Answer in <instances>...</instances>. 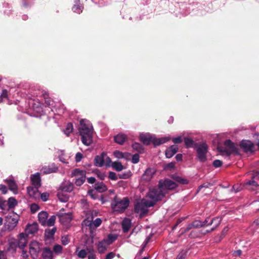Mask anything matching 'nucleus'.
Segmentation results:
<instances>
[{
    "instance_id": "61",
    "label": "nucleus",
    "mask_w": 259,
    "mask_h": 259,
    "mask_svg": "<svg viewBox=\"0 0 259 259\" xmlns=\"http://www.w3.org/2000/svg\"><path fill=\"white\" fill-rule=\"evenodd\" d=\"M114 155L117 158H122L124 157L123 153L118 150L114 152Z\"/></svg>"
},
{
    "instance_id": "8",
    "label": "nucleus",
    "mask_w": 259,
    "mask_h": 259,
    "mask_svg": "<svg viewBox=\"0 0 259 259\" xmlns=\"http://www.w3.org/2000/svg\"><path fill=\"white\" fill-rule=\"evenodd\" d=\"M93 243L94 240L93 238L91 239H87L85 243V248H86L88 252L90 253L88 256V259H96Z\"/></svg>"
},
{
    "instance_id": "11",
    "label": "nucleus",
    "mask_w": 259,
    "mask_h": 259,
    "mask_svg": "<svg viewBox=\"0 0 259 259\" xmlns=\"http://www.w3.org/2000/svg\"><path fill=\"white\" fill-rule=\"evenodd\" d=\"M135 211L136 213H140V217L142 218L147 214L149 210L142 202L135 205Z\"/></svg>"
},
{
    "instance_id": "50",
    "label": "nucleus",
    "mask_w": 259,
    "mask_h": 259,
    "mask_svg": "<svg viewBox=\"0 0 259 259\" xmlns=\"http://www.w3.org/2000/svg\"><path fill=\"white\" fill-rule=\"evenodd\" d=\"M82 6H79V5H75L72 7V10L73 11V12H74L77 14H80V13H81L82 11Z\"/></svg>"
},
{
    "instance_id": "18",
    "label": "nucleus",
    "mask_w": 259,
    "mask_h": 259,
    "mask_svg": "<svg viewBox=\"0 0 259 259\" xmlns=\"http://www.w3.org/2000/svg\"><path fill=\"white\" fill-rule=\"evenodd\" d=\"M178 147L177 145H174L168 148L165 151V156L166 158H170L172 157L178 151Z\"/></svg>"
},
{
    "instance_id": "13",
    "label": "nucleus",
    "mask_w": 259,
    "mask_h": 259,
    "mask_svg": "<svg viewBox=\"0 0 259 259\" xmlns=\"http://www.w3.org/2000/svg\"><path fill=\"white\" fill-rule=\"evenodd\" d=\"M6 219L10 224H12L13 227H15L18 222L19 216L14 211H12L7 215Z\"/></svg>"
},
{
    "instance_id": "31",
    "label": "nucleus",
    "mask_w": 259,
    "mask_h": 259,
    "mask_svg": "<svg viewBox=\"0 0 259 259\" xmlns=\"http://www.w3.org/2000/svg\"><path fill=\"white\" fill-rule=\"evenodd\" d=\"M86 171L83 170H80L79 168H75L74 169L71 173V177H76V176H80V177H83L86 176Z\"/></svg>"
},
{
    "instance_id": "54",
    "label": "nucleus",
    "mask_w": 259,
    "mask_h": 259,
    "mask_svg": "<svg viewBox=\"0 0 259 259\" xmlns=\"http://www.w3.org/2000/svg\"><path fill=\"white\" fill-rule=\"evenodd\" d=\"M212 184L210 183L206 182L204 183L203 184L200 185L197 190V192L200 191L202 188H208L209 187L211 186Z\"/></svg>"
},
{
    "instance_id": "28",
    "label": "nucleus",
    "mask_w": 259,
    "mask_h": 259,
    "mask_svg": "<svg viewBox=\"0 0 259 259\" xmlns=\"http://www.w3.org/2000/svg\"><path fill=\"white\" fill-rule=\"evenodd\" d=\"M184 141L187 148H195L198 144L195 142L192 139L188 137L184 138Z\"/></svg>"
},
{
    "instance_id": "42",
    "label": "nucleus",
    "mask_w": 259,
    "mask_h": 259,
    "mask_svg": "<svg viewBox=\"0 0 259 259\" xmlns=\"http://www.w3.org/2000/svg\"><path fill=\"white\" fill-rule=\"evenodd\" d=\"M191 225L193 228H199L203 227V224H202V222L199 220H195L192 222L191 224Z\"/></svg>"
},
{
    "instance_id": "53",
    "label": "nucleus",
    "mask_w": 259,
    "mask_h": 259,
    "mask_svg": "<svg viewBox=\"0 0 259 259\" xmlns=\"http://www.w3.org/2000/svg\"><path fill=\"white\" fill-rule=\"evenodd\" d=\"M39 209V206L36 203H32L30 206V210L32 213H35Z\"/></svg>"
},
{
    "instance_id": "12",
    "label": "nucleus",
    "mask_w": 259,
    "mask_h": 259,
    "mask_svg": "<svg viewBox=\"0 0 259 259\" xmlns=\"http://www.w3.org/2000/svg\"><path fill=\"white\" fill-rule=\"evenodd\" d=\"M155 170L152 168H147L142 176V180L145 182L150 181L155 175Z\"/></svg>"
},
{
    "instance_id": "62",
    "label": "nucleus",
    "mask_w": 259,
    "mask_h": 259,
    "mask_svg": "<svg viewBox=\"0 0 259 259\" xmlns=\"http://www.w3.org/2000/svg\"><path fill=\"white\" fill-rule=\"evenodd\" d=\"M172 141L175 144H180L182 142L183 140L181 136H179L178 137L173 138Z\"/></svg>"
},
{
    "instance_id": "64",
    "label": "nucleus",
    "mask_w": 259,
    "mask_h": 259,
    "mask_svg": "<svg viewBox=\"0 0 259 259\" xmlns=\"http://www.w3.org/2000/svg\"><path fill=\"white\" fill-rule=\"evenodd\" d=\"M115 256V253L113 252H110L107 253L105 259H112Z\"/></svg>"
},
{
    "instance_id": "36",
    "label": "nucleus",
    "mask_w": 259,
    "mask_h": 259,
    "mask_svg": "<svg viewBox=\"0 0 259 259\" xmlns=\"http://www.w3.org/2000/svg\"><path fill=\"white\" fill-rule=\"evenodd\" d=\"M117 239V236L115 234H109L106 239H104L110 245Z\"/></svg>"
},
{
    "instance_id": "30",
    "label": "nucleus",
    "mask_w": 259,
    "mask_h": 259,
    "mask_svg": "<svg viewBox=\"0 0 259 259\" xmlns=\"http://www.w3.org/2000/svg\"><path fill=\"white\" fill-rule=\"evenodd\" d=\"M126 139V136L124 134H118L114 137V141L115 143L122 145Z\"/></svg>"
},
{
    "instance_id": "3",
    "label": "nucleus",
    "mask_w": 259,
    "mask_h": 259,
    "mask_svg": "<svg viewBox=\"0 0 259 259\" xmlns=\"http://www.w3.org/2000/svg\"><path fill=\"white\" fill-rule=\"evenodd\" d=\"M224 145L226 147L219 146L217 147L219 152L224 153L228 157H229L232 153L238 154V148L231 140L229 139L226 140L224 142Z\"/></svg>"
},
{
    "instance_id": "32",
    "label": "nucleus",
    "mask_w": 259,
    "mask_h": 259,
    "mask_svg": "<svg viewBox=\"0 0 259 259\" xmlns=\"http://www.w3.org/2000/svg\"><path fill=\"white\" fill-rule=\"evenodd\" d=\"M112 167L117 171H120L124 168L120 162L114 161L112 162Z\"/></svg>"
},
{
    "instance_id": "23",
    "label": "nucleus",
    "mask_w": 259,
    "mask_h": 259,
    "mask_svg": "<svg viewBox=\"0 0 259 259\" xmlns=\"http://www.w3.org/2000/svg\"><path fill=\"white\" fill-rule=\"evenodd\" d=\"M42 257L43 259H53V252L49 247L42 249Z\"/></svg>"
},
{
    "instance_id": "43",
    "label": "nucleus",
    "mask_w": 259,
    "mask_h": 259,
    "mask_svg": "<svg viewBox=\"0 0 259 259\" xmlns=\"http://www.w3.org/2000/svg\"><path fill=\"white\" fill-rule=\"evenodd\" d=\"M55 221L56 216L52 215L48 221H46V226H53L55 223Z\"/></svg>"
},
{
    "instance_id": "27",
    "label": "nucleus",
    "mask_w": 259,
    "mask_h": 259,
    "mask_svg": "<svg viewBox=\"0 0 259 259\" xmlns=\"http://www.w3.org/2000/svg\"><path fill=\"white\" fill-rule=\"evenodd\" d=\"M140 139L144 144L149 145L152 143V137L150 135L142 134L140 135Z\"/></svg>"
},
{
    "instance_id": "38",
    "label": "nucleus",
    "mask_w": 259,
    "mask_h": 259,
    "mask_svg": "<svg viewBox=\"0 0 259 259\" xmlns=\"http://www.w3.org/2000/svg\"><path fill=\"white\" fill-rule=\"evenodd\" d=\"M133 148L135 150L139 152V153H143L144 152V147L143 146L139 143H135L132 145Z\"/></svg>"
},
{
    "instance_id": "46",
    "label": "nucleus",
    "mask_w": 259,
    "mask_h": 259,
    "mask_svg": "<svg viewBox=\"0 0 259 259\" xmlns=\"http://www.w3.org/2000/svg\"><path fill=\"white\" fill-rule=\"evenodd\" d=\"M73 189V185L72 183H70L68 185H67L66 186H64L62 188V190L65 192H71Z\"/></svg>"
},
{
    "instance_id": "26",
    "label": "nucleus",
    "mask_w": 259,
    "mask_h": 259,
    "mask_svg": "<svg viewBox=\"0 0 259 259\" xmlns=\"http://www.w3.org/2000/svg\"><path fill=\"white\" fill-rule=\"evenodd\" d=\"M94 188L100 193L104 192L107 190L106 186L103 182L95 183Z\"/></svg>"
},
{
    "instance_id": "55",
    "label": "nucleus",
    "mask_w": 259,
    "mask_h": 259,
    "mask_svg": "<svg viewBox=\"0 0 259 259\" xmlns=\"http://www.w3.org/2000/svg\"><path fill=\"white\" fill-rule=\"evenodd\" d=\"M8 98V91L6 90H3L0 96V102L3 101V99Z\"/></svg>"
},
{
    "instance_id": "56",
    "label": "nucleus",
    "mask_w": 259,
    "mask_h": 259,
    "mask_svg": "<svg viewBox=\"0 0 259 259\" xmlns=\"http://www.w3.org/2000/svg\"><path fill=\"white\" fill-rule=\"evenodd\" d=\"M108 177L110 179L113 181H116L118 179L116 173L112 171H110L109 172Z\"/></svg>"
},
{
    "instance_id": "4",
    "label": "nucleus",
    "mask_w": 259,
    "mask_h": 259,
    "mask_svg": "<svg viewBox=\"0 0 259 259\" xmlns=\"http://www.w3.org/2000/svg\"><path fill=\"white\" fill-rule=\"evenodd\" d=\"M208 148V145L206 143L198 144L194 148L197 153L196 158L200 162L203 163L207 160Z\"/></svg>"
},
{
    "instance_id": "35",
    "label": "nucleus",
    "mask_w": 259,
    "mask_h": 259,
    "mask_svg": "<svg viewBox=\"0 0 259 259\" xmlns=\"http://www.w3.org/2000/svg\"><path fill=\"white\" fill-rule=\"evenodd\" d=\"M222 221V218L220 217H215L213 218L210 222L207 224V226H210L211 225L213 224L214 228H217L220 224H221V222Z\"/></svg>"
},
{
    "instance_id": "59",
    "label": "nucleus",
    "mask_w": 259,
    "mask_h": 259,
    "mask_svg": "<svg viewBox=\"0 0 259 259\" xmlns=\"http://www.w3.org/2000/svg\"><path fill=\"white\" fill-rule=\"evenodd\" d=\"M40 194V198H41V199L43 201H46L48 200V198L49 197V194L47 193V192H45V193H42L41 194Z\"/></svg>"
},
{
    "instance_id": "47",
    "label": "nucleus",
    "mask_w": 259,
    "mask_h": 259,
    "mask_svg": "<svg viewBox=\"0 0 259 259\" xmlns=\"http://www.w3.org/2000/svg\"><path fill=\"white\" fill-rule=\"evenodd\" d=\"M44 172L46 174H50L55 172L58 170V168L56 167H44Z\"/></svg>"
},
{
    "instance_id": "16",
    "label": "nucleus",
    "mask_w": 259,
    "mask_h": 259,
    "mask_svg": "<svg viewBox=\"0 0 259 259\" xmlns=\"http://www.w3.org/2000/svg\"><path fill=\"white\" fill-rule=\"evenodd\" d=\"M38 230V225L36 223H34L32 224H28L25 229V235H27L29 234H34Z\"/></svg>"
},
{
    "instance_id": "34",
    "label": "nucleus",
    "mask_w": 259,
    "mask_h": 259,
    "mask_svg": "<svg viewBox=\"0 0 259 259\" xmlns=\"http://www.w3.org/2000/svg\"><path fill=\"white\" fill-rule=\"evenodd\" d=\"M18 204V202L16 199L13 197L8 199V205L9 209L14 208Z\"/></svg>"
},
{
    "instance_id": "57",
    "label": "nucleus",
    "mask_w": 259,
    "mask_h": 259,
    "mask_svg": "<svg viewBox=\"0 0 259 259\" xmlns=\"http://www.w3.org/2000/svg\"><path fill=\"white\" fill-rule=\"evenodd\" d=\"M222 161L219 159L214 160L212 163L213 166L216 168L221 167L222 165Z\"/></svg>"
},
{
    "instance_id": "52",
    "label": "nucleus",
    "mask_w": 259,
    "mask_h": 259,
    "mask_svg": "<svg viewBox=\"0 0 259 259\" xmlns=\"http://www.w3.org/2000/svg\"><path fill=\"white\" fill-rule=\"evenodd\" d=\"M175 167V163L171 162L165 164L164 166V169L165 170H171L172 169H174Z\"/></svg>"
},
{
    "instance_id": "24",
    "label": "nucleus",
    "mask_w": 259,
    "mask_h": 259,
    "mask_svg": "<svg viewBox=\"0 0 259 259\" xmlns=\"http://www.w3.org/2000/svg\"><path fill=\"white\" fill-rule=\"evenodd\" d=\"M60 220L62 223H68L72 220V214L71 213H64L58 215Z\"/></svg>"
},
{
    "instance_id": "58",
    "label": "nucleus",
    "mask_w": 259,
    "mask_h": 259,
    "mask_svg": "<svg viewBox=\"0 0 259 259\" xmlns=\"http://www.w3.org/2000/svg\"><path fill=\"white\" fill-rule=\"evenodd\" d=\"M139 155L138 154H135L132 157V162L134 164L137 163L139 161Z\"/></svg>"
},
{
    "instance_id": "37",
    "label": "nucleus",
    "mask_w": 259,
    "mask_h": 259,
    "mask_svg": "<svg viewBox=\"0 0 259 259\" xmlns=\"http://www.w3.org/2000/svg\"><path fill=\"white\" fill-rule=\"evenodd\" d=\"M172 178L175 181L181 184H187L189 182L188 180L186 179L182 178L179 176H172Z\"/></svg>"
},
{
    "instance_id": "15",
    "label": "nucleus",
    "mask_w": 259,
    "mask_h": 259,
    "mask_svg": "<svg viewBox=\"0 0 259 259\" xmlns=\"http://www.w3.org/2000/svg\"><path fill=\"white\" fill-rule=\"evenodd\" d=\"M106 154L103 152L100 155H97L94 159V164L96 166L101 167L105 163V157Z\"/></svg>"
},
{
    "instance_id": "5",
    "label": "nucleus",
    "mask_w": 259,
    "mask_h": 259,
    "mask_svg": "<svg viewBox=\"0 0 259 259\" xmlns=\"http://www.w3.org/2000/svg\"><path fill=\"white\" fill-rule=\"evenodd\" d=\"M165 195V192H163V190L159 187V188L150 189L147 194V196L157 202L164 197Z\"/></svg>"
},
{
    "instance_id": "41",
    "label": "nucleus",
    "mask_w": 259,
    "mask_h": 259,
    "mask_svg": "<svg viewBox=\"0 0 259 259\" xmlns=\"http://www.w3.org/2000/svg\"><path fill=\"white\" fill-rule=\"evenodd\" d=\"M101 223L102 220L100 218H97L94 222L90 223L89 226H90L91 229L93 225H94L95 228H97L101 225Z\"/></svg>"
},
{
    "instance_id": "6",
    "label": "nucleus",
    "mask_w": 259,
    "mask_h": 259,
    "mask_svg": "<svg viewBox=\"0 0 259 259\" xmlns=\"http://www.w3.org/2000/svg\"><path fill=\"white\" fill-rule=\"evenodd\" d=\"M158 187L165 192L166 190H173L177 187V184L174 181L165 179L164 181L160 180L158 183Z\"/></svg>"
},
{
    "instance_id": "45",
    "label": "nucleus",
    "mask_w": 259,
    "mask_h": 259,
    "mask_svg": "<svg viewBox=\"0 0 259 259\" xmlns=\"http://www.w3.org/2000/svg\"><path fill=\"white\" fill-rule=\"evenodd\" d=\"M87 249H81L78 251L77 253V256L80 258H84L86 257L87 255Z\"/></svg>"
},
{
    "instance_id": "17",
    "label": "nucleus",
    "mask_w": 259,
    "mask_h": 259,
    "mask_svg": "<svg viewBox=\"0 0 259 259\" xmlns=\"http://www.w3.org/2000/svg\"><path fill=\"white\" fill-rule=\"evenodd\" d=\"M27 237L28 236L23 233H22L19 235L18 246L20 249H23L26 246L28 243L27 239Z\"/></svg>"
},
{
    "instance_id": "7",
    "label": "nucleus",
    "mask_w": 259,
    "mask_h": 259,
    "mask_svg": "<svg viewBox=\"0 0 259 259\" xmlns=\"http://www.w3.org/2000/svg\"><path fill=\"white\" fill-rule=\"evenodd\" d=\"M240 147L245 152L253 153L255 151L254 144L249 140H243L240 143Z\"/></svg>"
},
{
    "instance_id": "2",
    "label": "nucleus",
    "mask_w": 259,
    "mask_h": 259,
    "mask_svg": "<svg viewBox=\"0 0 259 259\" xmlns=\"http://www.w3.org/2000/svg\"><path fill=\"white\" fill-rule=\"evenodd\" d=\"M129 204L130 200L127 197L121 199L116 196L111 204V206L114 211L121 213L128 207Z\"/></svg>"
},
{
    "instance_id": "48",
    "label": "nucleus",
    "mask_w": 259,
    "mask_h": 259,
    "mask_svg": "<svg viewBox=\"0 0 259 259\" xmlns=\"http://www.w3.org/2000/svg\"><path fill=\"white\" fill-rule=\"evenodd\" d=\"M187 254V251L182 250L177 255L176 259H185Z\"/></svg>"
},
{
    "instance_id": "21",
    "label": "nucleus",
    "mask_w": 259,
    "mask_h": 259,
    "mask_svg": "<svg viewBox=\"0 0 259 259\" xmlns=\"http://www.w3.org/2000/svg\"><path fill=\"white\" fill-rule=\"evenodd\" d=\"M31 181L32 185H33L34 187H39L41 185V180L39 174L37 172L32 175L31 177Z\"/></svg>"
},
{
    "instance_id": "63",
    "label": "nucleus",
    "mask_w": 259,
    "mask_h": 259,
    "mask_svg": "<svg viewBox=\"0 0 259 259\" xmlns=\"http://www.w3.org/2000/svg\"><path fill=\"white\" fill-rule=\"evenodd\" d=\"M61 241L63 245H67L69 243L68 237L67 236L62 237L61 239Z\"/></svg>"
},
{
    "instance_id": "51",
    "label": "nucleus",
    "mask_w": 259,
    "mask_h": 259,
    "mask_svg": "<svg viewBox=\"0 0 259 259\" xmlns=\"http://www.w3.org/2000/svg\"><path fill=\"white\" fill-rule=\"evenodd\" d=\"M62 247L59 244H56L53 247V251L56 253H60L62 252Z\"/></svg>"
},
{
    "instance_id": "39",
    "label": "nucleus",
    "mask_w": 259,
    "mask_h": 259,
    "mask_svg": "<svg viewBox=\"0 0 259 259\" xmlns=\"http://www.w3.org/2000/svg\"><path fill=\"white\" fill-rule=\"evenodd\" d=\"M85 176L80 177L78 178L75 179V184L77 186H80L82 185L85 181Z\"/></svg>"
},
{
    "instance_id": "33",
    "label": "nucleus",
    "mask_w": 259,
    "mask_h": 259,
    "mask_svg": "<svg viewBox=\"0 0 259 259\" xmlns=\"http://www.w3.org/2000/svg\"><path fill=\"white\" fill-rule=\"evenodd\" d=\"M56 228H53L51 230H46L45 235L47 239H51L53 237L54 234L56 232Z\"/></svg>"
},
{
    "instance_id": "49",
    "label": "nucleus",
    "mask_w": 259,
    "mask_h": 259,
    "mask_svg": "<svg viewBox=\"0 0 259 259\" xmlns=\"http://www.w3.org/2000/svg\"><path fill=\"white\" fill-rule=\"evenodd\" d=\"M73 128L72 124L70 122L68 123L67 124V126H66V129L65 131V133L68 136L69 134L73 131Z\"/></svg>"
},
{
    "instance_id": "1",
    "label": "nucleus",
    "mask_w": 259,
    "mask_h": 259,
    "mask_svg": "<svg viewBox=\"0 0 259 259\" xmlns=\"http://www.w3.org/2000/svg\"><path fill=\"white\" fill-rule=\"evenodd\" d=\"M78 130L82 143L87 146L90 145L93 142V127L90 121L84 119H81Z\"/></svg>"
},
{
    "instance_id": "20",
    "label": "nucleus",
    "mask_w": 259,
    "mask_h": 259,
    "mask_svg": "<svg viewBox=\"0 0 259 259\" xmlns=\"http://www.w3.org/2000/svg\"><path fill=\"white\" fill-rule=\"evenodd\" d=\"M39 187H28L27 188V191L30 197L36 198L39 195V193L38 190Z\"/></svg>"
},
{
    "instance_id": "60",
    "label": "nucleus",
    "mask_w": 259,
    "mask_h": 259,
    "mask_svg": "<svg viewBox=\"0 0 259 259\" xmlns=\"http://www.w3.org/2000/svg\"><path fill=\"white\" fill-rule=\"evenodd\" d=\"M44 98L45 99V103L46 104V105L47 106H50L52 105L53 101H52L50 98H49L47 97V96H48V95H44Z\"/></svg>"
},
{
    "instance_id": "22",
    "label": "nucleus",
    "mask_w": 259,
    "mask_h": 259,
    "mask_svg": "<svg viewBox=\"0 0 259 259\" xmlns=\"http://www.w3.org/2000/svg\"><path fill=\"white\" fill-rule=\"evenodd\" d=\"M48 218V213L47 212L42 211L38 214V219L39 222L42 226H46V221Z\"/></svg>"
},
{
    "instance_id": "10",
    "label": "nucleus",
    "mask_w": 259,
    "mask_h": 259,
    "mask_svg": "<svg viewBox=\"0 0 259 259\" xmlns=\"http://www.w3.org/2000/svg\"><path fill=\"white\" fill-rule=\"evenodd\" d=\"M257 179V178H253L252 176L251 180H249L244 182L243 187L245 189L250 191H254L256 190L259 188V184L255 180V179Z\"/></svg>"
},
{
    "instance_id": "25",
    "label": "nucleus",
    "mask_w": 259,
    "mask_h": 259,
    "mask_svg": "<svg viewBox=\"0 0 259 259\" xmlns=\"http://www.w3.org/2000/svg\"><path fill=\"white\" fill-rule=\"evenodd\" d=\"M131 227V221L129 219H124L122 222V228L124 233H127Z\"/></svg>"
},
{
    "instance_id": "9",
    "label": "nucleus",
    "mask_w": 259,
    "mask_h": 259,
    "mask_svg": "<svg viewBox=\"0 0 259 259\" xmlns=\"http://www.w3.org/2000/svg\"><path fill=\"white\" fill-rule=\"evenodd\" d=\"M29 253L31 257L34 259L37 257L39 251V245L38 242L36 241H32L29 244Z\"/></svg>"
},
{
    "instance_id": "44",
    "label": "nucleus",
    "mask_w": 259,
    "mask_h": 259,
    "mask_svg": "<svg viewBox=\"0 0 259 259\" xmlns=\"http://www.w3.org/2000/svg\"><path fill=\"white\" fill-rule=\"evenodd\" d=\"M201 233L196 230H193L189 235V237L190 238H196L199 237Z\"/></svg>"
},
{
    "instance_id": "14",
    "label": "nucleus",
    "mask_w": 259,
    "mask_h": 259,
    "mask_svg": "<svg viewBox=\"0 0 259 259\" xmlns=\"http://www.w3.org/2000/svg\"><path fill=\"white\" fill-rule=\"evenodd\" d=\"M97 249L98 252L100 254H102L105 252L107 249L109 245L108 244L106 241L104 239L99 241L97 244Z\"/></svg>"
},
{
    "instance_id": "29",
    "label": "nucleus",
    "mask_w": 259,
    "mask_h": 259,
    "mask_svg": "<svg viewBox=\"0 0 259 259\" xmlns=\"http://www.w3.org/2000/svg\"><path fill=\"white\" fill-rule=\"evenodd\" d=\"M168 139L166 138H153L152 139V143L155 146H159L162 144L166 143L168 141Z\"/></svg>"
},
{
    "instance_id": "19",
    "label": "nucleus",
    "mask_w": 259,
    "mask_h": 259,
    "mask_svg": "<svg viewBox=\"0 0 259 259\" xmlns=\"http://www.w3.org/2000/svg\"><path fill=\"white\" fill-rule=\"evenodd\" d=\"M5 182L8 184L9 189L14 193H18V186L15 182L12 179H6Z\"/></svg>"
},
{
    "instance_id": "40",
    "label": "nucleus",
    "mask_w": 259,
    "mask_h": 259,
    "mask_svg": "<svg viewBox=\"0 0 259 259\" xmlns=\"http://www.w3.org/2000/svg\"><path fill=\"white\" fill-rule=\"evenodd\" d=\"M142 202L145 205L147 208L148 207L154 206L156 203V202L153 200H152L151 201L143 200Z\"/></svg>"
}]
</instances>
